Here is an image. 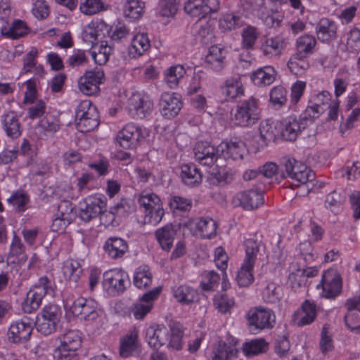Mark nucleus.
<instances>
[{
    "mask_svg": "<svg viewBox=\"0 0 360 360\" xmlns=\"http://www.w3.org/2000/svg\"><path fill=\"white\" fill-rule=\"evenodd\" d=\"M245 257L238 271L236 281L239 286L248 287L254 281L253 269L259 252V243L254 238L244 241Z\"/></svg>",
    "mask_w": 360,
    "mask_h": 360,
    "instance_id": "nucleus-2",
    "label": "nucleus"
},
{
    "mask_svg": "<svg viewBox=\"0 0 360 360\" xmlns=\"http://www.w3.org/2000/svg\"><path fill=\"white\" fill-rule=\"evenodd\" d=\"M243 23L242 16L234 13H226L219 20V25L223 32H227L240 27Z\"/></svg>",
    "mask_w": 360,
    "mask_h": 360,
    "instance_id": "nucleus-48",
    "label": "nucleus"
},
{
    "mask_svg": "<svg viewBox=\"0 0 360 360\" xmlns=\"http://www.w3.org/2000/svg\"><path fill=\"white\" fill-rule=\"evenodd\" d=\"M245 318L250 330L254 333L273 328L276 320L272 310L262 307L249 309Z\"/></svg>",
    "mask_w": 360,
    "mask_h": 360,
    "instance_id": "nucleus-7",
    "label": "nucleus"
},
{
    "mask_svg": "<svg viewBox=\"0 0 360 360\" xmlns=\"http://www.w3.org/2000/svg\"><path fill=\"white\" fill-rule=\"evenodd\" d=\"M285 47L282 37L276 36L266 39L261 44L260 51L268 58L280 56Z\"/></svg>",
    "mask_w": 360,
    "mask_h": 360,
    "instance_id": "nucleus-28",
    "label": "nucleus"
},
{
    "mask_svg": "<svg viewBox=\"0 0 360 360\" xmlns=\"http://www.w3.org/2000/svg\"><path fill=\"white\" fill-rule=\"evenodd\" d=\"M192 235L203 238H211L216 235L217 225L216 221L209 217L189 219L184 224Z\"/></svg>",
    "mask_w": 360,
    "mask_h": 360,
    "instance_id": "nucleus-11",
    "label": "nucleus"
},
{
    "mask_svg": "<svg viewBox=\"0 0 360 360\" xmlns=\"http://www.w3.org/2000/svg\"><path fill=\"white\" fill-rule=\"evenodd\" d=\"M39 316L58 324L61 316V310L60 307L56 304L46 306L42 309Z\"/></svg>",
    "mask_w": 360,
    "mask_h": 360,
    "instance_id": "nucleus-62",
    "label": "nucleus"
},
{
    "mask_svg": "<svg viewBox=\"0 0 360 360\" xmlns=\"http://www.w3.org/2000/svg\"><path fill=\"white\" fill-rule=\"evenodd\" d=\"M150 40L147 34L138 33L135 34L128 49V53L131 58H136L143 56L150 48Z\"/></svg>",
    "mask_w": 360,
    "mask_h": 360,
    "instance_id": "nucleus-29",
    "label": "nucleus"
},
{
    "mask_svg": "<svg viewBox=\"0 0 360 360\" xmlns=\"http://www.w3.org/2000/svg\"><path fill=\"white\" fill-rule=\"evenodd\" d=\"M270 101L274 105H283L287 101V91L282 86L274 87L270 92Z\"/></svg>",
    "mask_w": 360,
    "mask_h": 360,
    "instance_id": "nucleus-64",
    "label": "nucleus"
},
{
    "mask_svg": "<svg viewBox=\"0 0 360 360\" xmlns=\"http://www.w3.org/2000/svg\"><path fill=\"white\" fill-rule=\"evenodd\" d=\"M4 126L7 135L13 139L18 138L21 134V127L18 117L14 112H11L5 115Z\"/></svg>",
    "mask_w": 360,
    "mask_h": 360,
    "instance_id": "nucleus-45",
    "label": "nucleus"
},
{
    "mask_svg": "<svg viewBox=\"0 0 360 360\" xmlns=\"http://www.w3.org/2000/svg\"><path fill=\"white\" fill-rule=\"evenodd\" d=\"M153 110V100L144 91H134L127 100L126 110L132 119H145L151 115Z\"/></svg>",
    "mask_w": 360,
    "mask_h": 360,
    "instance_id": "nucleus-4",
    "label": "nucleus"
},
{
    "mask_svg": "<svg viewBox=\"0 0 360 360\" xmlns=\"http://www.w3.org/2000/svg\"><path fill=\"white\" fill-rule=\"evenodd\" d=\"M227 51L226 49L219 45H214L210 47L205 57V60L209 67L215 72L221 71L225 66V59Z\"/></svg>",
    "mask_w": 360,
    "mask_h": 360,
    "instance_id": "nucleus-26",
    "label": "nucleus"
},
{
    "mask_svg": "<svg viewBox=\"0 0 360 360\" xmlns=\"http://www.w3.org/2000/svg\"><path fill=\"white\" fill-rule=\"evenodd\" d=\"M316 44V40L313 35L304 34L297 39L296 53L301 57H308L312 53Z\"/></svg>",
    "mask_w": 360,
    "mask_h": 360,
    "instance_id": "nucleus-37",
    "label": "nucleus"
},
{
    "mask_svg": "<svg viewBox=\"0 0 360 360\" xmlns=\"http://www.w3.org/2000/svg\"><path fill=\"white\" fill-rule=\"evenodd\" d=\"M181 178L183 183L190 187L198 186L202 182L201 172L193 164L181 165Z\"/></svg>",
    "mask_w": 360,
    "mask_h": 360,
    "instance_id": "nucleus-30",
    "label": "nucleus"
},
{
    "mask_svg": "<svg viewBox=\"0 0 360 360\" xmlns=\"http://www.w3.org/2000/svg\"><path fill=\"white\" fill-rule=\"evenodd\" d=\"M232 120L236 125L250 127L256 124L260 118L259 101L251 96L240 101L232 110Z\"/></svg>",
    "mask_w": 360,
    "mask_h": 360,
    "instance_id": "nucleus-1",
    "label": "nucleus"
},
{
    "mask_svg": "<svg viewBox=\"0 0 360 360\" xmlns=\"http://www.w3.org/2000/svg\"><path fill=\"white\" fill-rule=\"evenodd\" d=\"M284 168L285 173L283 174V178H290L297 186L312 181L314 178V172L309 167L294 158L285 160Z\"/></svg>",
    "mask_w": 360,
    "mask_h": 360,
    "instance_id": "nucleus-9",
    "label": "nucleus"
},
{
    "mask_svg": "<svg viewBox=\"0 0 360 360\" xmlns=\"http://www.w3.org/2000/svg\"><path fill=\"white\" fill-rule=\"evenodd\" d=\"M178 0H160V14L167 18L173 17L177 11Z\"/></svg>",
    "mask_w": 360,
    "mask_h": 360,
    "instance_id": "nucleus-63",
    "label": "nucleus"
},
{
    "mask_svg": "<svg viewBox=\"0 0 360 360\" xmlns=\"http://www.w3.org/2000/svg\"><path fill=\"white\" fill-rule=\"evenodd\" d=\"M259 35L260 32L257 27L251 25L248 26L242 32L243 46L246 49L252 48Z\"/></svg>",
    "mask_w": 360,
    "mask_h": 360,
    "instance_id": "nucleus-55",
    "label": "nucleus"
},
{
    "mask_svg": "<svg viewBox=\"0 0 360 360\" xmlns=\"http://www.w3.org/2000/svg\"><path fill=\"white\" fill-rule=\"evenodd\" d=\"M346 46L349 51H360V27H354L347 33Z\"/></svg>",
    "mask_w": 360,
    "mask_h": 360,
    "instance_id": "nucleus-59",
    "label": "nucleus"
},
{
    "mask_svg": "<svg viewBox=\"0 0 360 360\" xmlns=\"http://www.w3.org/2000/svg\"><path fill=\"white\" fill-rule=\"evenodd\" d=\"M259 137L262 144L274 141L277 135L276 125L269 120L262 121L259 127Z\"/></svg>",
    "mask_w": 360,
    "mask_h": 360,
    "instance_id": "nucleus-50",
    "label": "nucleus"
},
{
    "mask_svg": "<svg viewBox=\"0 0 360 360\" xmlns=\"http://www.w3.org/2000/svg\"><path fill=\"white\" fill-rule=\"evenodd\" d=\"M233 200L236 205L252 210L264 203V191L261 188H251L237 193Z\"/></svg>",
    "mask_w": 360,
    "mask_h": 360,
    "instance_id": "nucleus-16",
    "label": "nucleus"
},
{
    "mask_svg": "<svg viewBox=\"0 0 360 360\" xmlns=\"http://www.w3.org/2000/svg\"><path fill=\"white\" fill-rule=\"evenodd\" d=\"M282 289L274 283H269L262 291V297L264 302L276 303L282 297Z\"/></svg>",
    "mask_w": 360,
    "mask_h": 360,
    "instance_id": "nucleus-54",
    "label": "nucleus"
},
{
    "mask_svg": "<svg viewBox=\"0 0 360 360\" xmlns=\"http://www.w3.org/2000/svg\"><path fill=\"white\" fill-rule=\"evenodd\" d=\"M237 352L234 347L219 342L214 350L212 360H233L236 358Z\"/></svg>",
    "mask_w": 360,
    "mask_h": 360,
    "instance_id": "nucleus-49",
    "label": "nucleus"
},
{
    "mask_svg": "<svg viewBox=\"0 0 360 360\" xmlns=\"http://www.w3.org/2000/svg\"><path fill=\"white\" fill-rule=\"evenodd\" d=\"M106 6L101 0H80L79 10L86 15H93L107 10Z\"/></svg>",
    "mask_w": 360,
    "mask_h": 360,
    "instance_id": "nucleus-47",
    "label": "nucleus"
},
{
    "mask_svg": "<svg viewBox=\"0 0 360 360\" xmlns=\"http://www.w3.org/2000/svg\"><path fill=\"white\" fill-rule=\"evenodd\" d=\"M44 297V292L42 290H30L27 292V297L22 303L23 311L25 313H31L32 311L37 309Z\"/></svg>",
    "mask_w": 360,
    "mask_h": 360,
    "instance_id": "nucleus-42",
    "label": "nucleus"
},
{
    "mask_svg": "<svg viewBox=\"0 0 360 360\" xmlns=\"http://www.w3.org/2000/svg\"><path fill=\"white\" fill-rule=\"evenodd\" d=\"M149 136V130L134 123H128L116 136V143L123 148L135 147Z\"/></svg>",
    "mask_w": 360,
    "mask_h": 360,
    "instance_id": "nucleus-6",
    "label": "nucleus"
},
{
    "mask_svg": "<svg viewBox=\"0 0 360 360\" xmlns=\"http://www.w3.org/2000/svg\"><path fill=\"white\" fill-rule=\"evenodd\" d=\"M32 327L23 321L13 323L8 330V339L13 343L26 342L30 338Z\"/></svg>",
    "mask_w": 360,
    "mask_h": 360,
    "instance_id": "nucleus-27",
    "label": "nucleus"
},
{
    "mask_svg": "<svg viewBox=\"0 0 360 360\" xmlns=\"http://www.w3.org/2000/svg\"><path fill=\"white\" fill-rule=\"evenodd\" d=\"M195 160L200 165L210 166L219 157L218 146L215 148L207 141H198L193 148Z\"/></svg>",
    "mask_w": 360,
    "mask_h": 360,
    "instance_id": "nucleus-19",
    "label": "nucleus"
},
{
    "mask_svg": "<svg viewBox=\"0 0 360 360\" xmlns=\"http://www.w3.org/2000/svg\"><path fill=\"white\" fill-rule=\"evenodd\" d=\"M136 205L130 198H122L120 202L114 205V221L125 218L134 212Z\"/></svg>",
    "mask_w": 360,
    "mask_h": 360,
    "instance_id": "nucleus-39",
    "label": "nucleus"
},
{
    "mask_svg": "<svg viewBox=\"0 0 360 360\" xmlns=\"http://www.w3.org/2000/svg\"><path fill=\"white\" fill-rule=\"evenodd\" d=\"M330 93L328 91H322L316 94L310 101L309 105L304 112V118H309L312 122L326 110V107L333 101Z\"/></svg>",
    "mask_w": 360,
    "mask_h": 360,
    "instance_id": "nucleus-20",
    "label": "nucleus"
},
{
    "mask_svg": "<svg viewBox=\"0 0 360 360\" xmlns=\"http://www.w3.org/2000/svg\"><path fill=\"white\" fill-rule=\"evenodd\" d=\"M169 330L163 325H153L146 332V339L150 347L158 349L168 340Z\"/></svg>",
    "mask_w": 360,
    "mask_h": 360,
    "instance_id": "nucleus-25",
    "label": "nucleus"
},
{
    "mask_svg": "<svg viewBox=\"0 0 360 360\" xmlns=\"http://www.w3.org/2000/svg\"><path fill=\"white\" fill-rule=\"evenodd\" d=\"M342 278L340 274L335 269L325 271L321 276L316 289L320 290L319 295L327 299H333L342 291Z\"/></svg>",
    "mask_w": 360,
    "mask_h": 360,
    "instance_id": "nucleus-8",
    "label": "nucleus"
},
{
    "mask_svg": "<svg viewBox=\"0 0 360 360\" xmlns=\"http://www.w3.org/2000/svg\"><path fill=\"white\" fill-rule=\"evenodd\" d=\"M1 32L3 36L12 39H17L27 34L28 27L24 21L15 20L9 28L2 27Z\"/></svg>",
    "mask_w": 360,
    "mask_h": 360,
    "instance_id": "nucleus-40",
    "label": "nucleus"
},
{
    "mask_svg": "<svg viewBox=\"0 0 360 360\" xmlns=\"http://www.w3.org/2000/svg\"><path fill=\"white\" fill-rule=\"evenodd\" d=\"M176 232L171 225H166L155 231V237L162 249L169 251L174 242Z\"/></svg>",
    "mask_w": 360,
    "mask_h": 360,
    "instance_id": "nucleus-34",
    "label": "nucleus"
},
{
    "mask_svg": "<svg viewBox=\"0 0 360 360\" xmlns=\"http://www.w3.org/2000/svg\"><path fill=\"white\" fill-rule=\"evenodd\" d=\"M186 74V70L181 65H176L169 67L164 72V82L170 89H176L179 86V81Z\"/></svg>",
    "mask_w": 360,
    "mask_h": 360,
    "instance_id": "nucleus-33",
    "label": "nucleus"
},
{
    "mask_svg": "<svg viewBox=\"0 0 360 360\" xmlns=\"http://www.w3.org/2000/svg\"><path fill=\"white\" fill-rule=\"evenodd\" d=\"M242 5L245 10L252 12H257L263 23L268 27H278L282 17L278 13L264 12V0H240Z\"/></svg>",
    "mask_w": 360,
    "mask_h": 360,
    "instance_id": "nucleus-13",
    "label": "nucleus"
},
{
    "mask_svg": "<svg viewBox=\"0 0 360 360\" xmlns=\"http://www.w3.org/2000/svg\"><path fill=\"white\" fill-rule=\"evenodd\" d=\"M246 150L244 142L240 140L223 141L218 145L219 156L224 159L241 160Z\"/></svg>",
    "mask_w": 360,
    "mask_h": 360,
    "instance_id": "nucleus-22",
    "label": "nucleus"
},
{
    "mask_svg": "<svg viewBox=\"0 0 360 360\" xmlns=\"http://www.w3.org/2000/svg\"><path fill=\"white\" fill-rule=\"evenodd\" d=\"M172 292L176 300L182 304L193 302L198 295L197 291L187 285L173 288Z\"/></svg>",
    "mask_w": 360,
    "mask_h": 360,
    "instance_id": "nucleus-38",
    "label": "nucleus"
},
{
    "mask_svg": "<svg viewBox=\"0 0 360 360\" xmlns=\"http://www.w3.org/2000/svg\"><path fill=\"white\" fill-rule=\"evenodd\" d=\"M38 126L46 134H53L60 129L58 119L53 116H46L39 122Z\"/></svg>",
    "mask_w": 360,
    "mask_h": 360,
    "instance_id": "nucleus-60",
    "label": "nucleus"
},
{
    "mask_svg": "<svg viewBox=\"0 0 360 360\" xmlns=\"http://www.w3.org/2000/svg\"><path fill=\"white\" fill-rule=\"evenodd\" d=\"M144 4L139 0H127L123 6L124 16L129 21L139 20L143 13Z\"/></svg>",
    "mask_w": 360,
    "mask_h": 360,
    "instance_id": "nucleus-35",
    "label": "nucleus"
},
{
    "mask_svg": "<svg viewBox=\"0 0 360 360\" xmlns=\"http://www.w3.org/2000/svg\"><path fill=\"white\" fill-rule=\"evenodd\" d=\"M138 202L143 213L144 224L156 226L162 221L165 211L162 202L157 194L143 191L139 195Z\"/></svg>",
    "mask_w": 360,
    "mask_h": 360,
    "instance_id": "nucleus-3",
    "label": "nucleus"
},
{
    "mask_svg": "<svg viewBox=\"0 0 360 360\" xmlns=\"http://www.w3.org/2000/svg\"><path fill=\"white\" fill-rule=\"evenodd\" d=\"M63 274L70 282L77 283L82 274L81 264L77 260L66 262L63 266Z\"/></svg>",
    "mask_w": 360,
    "mask_h": 360,
    "instance_id": "nucleus-52",
    "label": "nucleus"
},
{
    "mask_svg": "<svg viewBox=\"0 0 360 360\" xmlns=\"http://www.w3.org/2000/svg\"><path fill=\"white\" fill-rule=\"evenodd\" d=\"M234 304L233 298L226 294H217L214 296V304L221 313H226L229 311Z\"/></svg>",
    "mask_w": 360,
    "mask_h": 360,
    "instance_id": "nucleus-58",
    "label": "nucleus"
},
{
    "mask_svg": "<svg viewBox=\"0 0 360 360\" xmlns=\"http://www.w3.org/2000/svg\"><path fill=\"white\" fill-rule=\"evenodd\" d=\"M219 9V0H187L184 4L185 12L191 17L205 18Z\"/></svg>",
    "mask_w": 360,
    "mask_h": 360,
    "instance_id": "nucleus-12",
    "label": "nucleus"
},
{
    "mask_svg": "<svg viewBox=\"0 0 360 360\" xmlns=\"http://www.w3.org/2000/svg\"><path fill=\"white\" fill-rule=\"evenodd\" d=\"M338 25L328 18H322L315 25L317 39L322 43L329 44L337 38Z\"/></svg>",
    "mask_w": 360,
    "mask_h": 360,
    "instance_id": "nucleus-21",
    "label": "nucleus"
},
{
    "mask_svg": "<svg viewBox=\"0 0 360 360\" xmlns=\"http://www.w3.org/2000/svg\"><path fill=\"white\" fill-rule=\"evenodd\" d=\"M114 295L124 292L131 285L129 276L122 269H114Z\"/></svg>",
    "mask_w": 360,
    "mask_h": 360,
    "instance_id": "nucleus-46",
    "label": "nucleus"
},
{
    "mask_svg": "<svg viewBox=\"0 0 360 360\" xmlns=\"http://www.w3.org/2000/svg\"><path fill=\"white\" fill-rule=\"evenodd\" d=\"M104 72L101 70L95 69L86 71L78 81V86L84 94L91 96L100 91L99 84L103 83Z\"/></svg>",
    "mask_w": 360,
    "mask_h": 360,
    "instance_id": "nucleus-15",
    "label": "nucleus"
},
{
    "mask_svg": "<svg viewBox=\"0 0 360 360\" xmlns=\"http://www.w3.org/2000/svg\"><path fill=\"white\" fill-rule=\"evenodd\" d=\"M106 207L105 201L97 196H89L79 203V218L88 222L98 216Z\"/></svg>",
    "mask_w": 360,
    "mask_h": 360,
    "instance_id": "nucleus-17",
    "label": "nucleus"
},
{
    "mask_svg": "<svg viewBox=\"0 0 360 360\" xmlns=\"http://www.w3.org/2000/svg\"><path fill=\"white\" fill-rule=\"evenodd\" d=\"M267 347L266 342L262 339H256L243 345V352L249 356L264 352Z\"/></svg>",
    "mask_w": 360,
    "mask_h": 360,
    "instance_id": "nucleus-56",
    "label": "nucleus"
},
{
    "mask_svg": "<svg viewBox=\"0 0 360 360\" xmlns=\"http://www.w3.org/2000/svg\"><path fill=\"white\" fill-rule=\"evenodd\" d=\"M80 345L81 338L78 331L72 330L67 331L63 335L60 344V345L66 347L65 349L72 350V352H76Z\"/></svg>",
    "mask_w": 360,
    "mask_h": 360,
    "instance_id": "nucleus-53",
    "label": "nucleus"
},
{
    "mask_svg": "<svg viewBox=\"0 0 360 360\" xmlns=\"http://www.w3.org/2000/svg\"><path fill=\"white\" fill-rule=\"evenodd\" d=\"M318 312L316 304L309 300H305L300 309L295 312L293 321L299 326L311 324L315 320Z\"/></svg>",
    "mask_w": 360,
    "mask_h": 360,
    "instance_id": "nucleus-23",
    "label": "nucleus"
},
{
    "mask_svg": "<svg viewBox=\"0 0 360 360\" xmlns=\"http://www.w3.org/2000/svg\"><path fill=\"white\" fill-rule=\"evenodd\" d=\"M345 306L347 309L344 316L346 327L352 333L360 335V297L348 299Z\"/></svg>",
    "mask_w": 360,
    "mask_h": 360,
    "instance_id": "nucleus-18",
    "label": "nucleus"
},
{
    "mask_svg": "<svg viewBox=\"0 0 360 360\" xmlns=\"http://www.w3.org/2000/svg\"><path fill=\"white\" fill-rule=\"evenodd\" d=\"M99 116L97 108L91 103L85 100L77 108L75 123L78 131L85 133L94 130L99 124Z\"/></svg>",
    "mask_w": 360,
    "mask_h": 360,
    "instance_id": "nucleus-5",
    "label": "nucleus"
},
{
    "mask_svg": "<svg viewBox=\"0 0 360 360\" xmlns=\"http://www.w3.org/2000/svg\"><path fill=\"white\" fill-rule=\"evenodd\" d=\"M221 281L219 274L214 271H205L201 274L200 287L204 291L215 290Z\"/></svg>",
    "mask_w": 360,
    "mask_h": 360,
    "instance_id": "nucleus-43",
    "label": "nucleus"
},
{
    "mask_svg": "<svg viewBox=\"0 0 360 360\" xmlns=\"http://www.w3.org/2000/svg\"><path fill=\"white\" fill-rule=\"evenodd\" d=\"M342 198L340 193L333 191L328 193L325 199V207L332 212L337 214L342 209Z\"/></svg>",
    "mask_w": 360,
    "mask_h": 360,
    "instance_id": "nucleus-57",
    "label": "nucleus"
},
{
    "mask_svg": "<svg viewBox=\"0 0 360 360\" xmlns=\"http://www.w3.org/2000/svg\"><path fill=\"white\" fill-rule=\"evenodd\" d=\"M152 274L147 265L139 266L134 271L133 283L139 289H146L152 283Z\"/></svg>",
    "mask_w": 360,
    "mask_h": 360,
    "instance_id": "nucleus-36",
    "label": "nucleus"
},
{
    "mask_svg": "<svg viewBox=\"0 0 360 360\" xmlns=\"http://www.w3.org/2000/svg\"><path fill=\"white\" fill-rule=\"evenodd\" d=\"M307 58V57H301V55L295 53L288 63L290 72L297 76L303 75L309 67Z\"/></svg>",
    "mask_w": 360,
    "mask_h": 360,
    "instance_id": "nucleus-44",
    "label": "nucleus"
},
{
    "mask_svg": "<svg viewBox=\"0 0 360 360\" xmlns=\"http://www.w3.org/2000/svg\"><path fill=\"white\" fill-rule=\"evenodd\" d=\"M159 111L165 119L171 120L177 116L183 103L179 94L174 92H163L159 100Z\"/></svg>",
    "mask_w": 360,
    "mask_h": 360,
    "instance_id": "nucleus-14",
    "label": "nucleus"
},
{
    "mask_svg": "<svg viewBox=\"0 0 360 360\" xmlns=\"http://www.w3.org/2000/svg\"><path fill=\"white\" fill-rule=\"evenodd\" d=\"M137 335L130 333L126 335L120 340V355L123 358L130 356L138 347Z\"/></svg>",
    "mask_w": 360,
    "mask_h": 360,
    "instance_id": "nucleus-41",
    "label": "nucleus"
},
{
    "mask_svg": "<svg viewBox=\"0 0 360 360\" xmlns=\"http://www.w3.org/2000/svg\"><path fill=\"white\" fill-rule=\"evenodd\" d=\"M250 78L256 86H268L274 82L276 79V70L270 65L259 68L252 72Z\"/></svg>",
    "mask_w": 360,
    "mask_h": 360,
    "instance_id": "nucleus-31",
    "label": "nucleus"
},
{
    "mask_svg": "<svg viewBox=\"0 0 360 360\" xmlns=\"http://www.w3.org/2000/svg\"><path fill=\"white\" fill-rule=\"evenodd\" d=\"M309 122L311 123L312 121L309 118H304V113L299 117L295 116L287 117L279 124L281 135L286 141H294Z\"/></svg>",
    "mask_w": 360,
    "mask_h": 360,
    "instance_id": "nucleus-10",
    "label": "nucleus"
},
{
    "mask_svg": "<svg viewBox=\"0 0 360 360\" xmlns=\"http://www.w3.org/2000/svg\"><path fill=\"white\" fill-rule=\"evenodd\" d=\"M160 291L161 288L157 287L142 295L140 303L136 304L132 310L135 319H141L150 311L153 302L158 298Z\"/></svg>",
    "mask_w": 360,
    "mask_h": 360,
    "instance_id": "nucleus-24",
    "label": "nucleus"
},
{
    "mask_svg": "<svg viewBox=\"0 0 360 360\" xmlns=\"http://www.w3.org/2000/svg\"><path fill=\"white\" fill-rule=\"evenodd\" d=\"M319 348L321 353L324 355L328 354L334 348L332 336L328 333L325 327L323 328L321 333Z\"/></svg>",
    "mask_w": 360,
    "mask_h": 360,
    "instance_id": "nucleus-61",
    "label": "nucleus"
},
{
    "mask_svg": "<svg viewBox=\"0 0 360 360\" xmlns=\"http://www.w3.org/2000/svg\"><path fill=\"white\" fill-rule=\"evenodd\" d=\"M196 30L195 39L203 44L211 43L214 38V27L208 22L196 25Z\"/></svg>",
    "mask_w": 360,
    "mask_h": 360,
    "instance_id": "nucleus-51",
    "label": "nucleus"
},
{
    "mask_svg": "<svg viewBox=\"0 0 360 360\" xmlns=\"http://www.w3.org/2000/svg\"><path fill=\"white\" fill-rule=\"evenodd\" d=\"M221 89L222 93L228 98L233 99L244 95L243 85L239 76L228 78Z\"/></svg>",
    "mask_w": 360,
    "mask_h": 360,
    "instance_id": "nucleus-32",
    "label": "nucleus"
}]
</instances>
